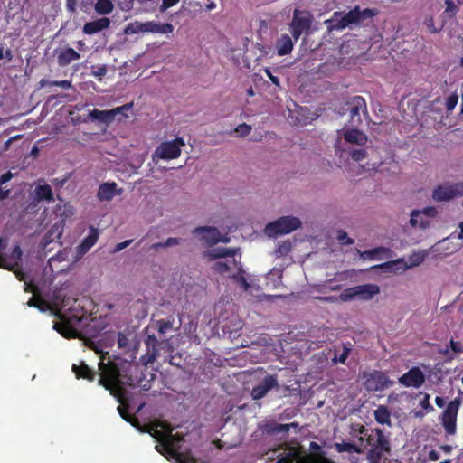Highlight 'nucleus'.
Listing matches in <instances>:
<instances>
[{
    "mask_svg": "<svg viewBox=\"0 0 463 463\" xmlns=\"http://www.w3.org/2000/svg\"><path fill=\"white\" fill-rule=\"evenodd\" d=\"M446 9L445 12L449 14L450 16L456 14L458 11V7L455 5L453 0H445Z\"/></svg>",
    "mask_w": 463,
    "mask_h": 463,
    "instance_id": "obj_54",
    "label": "nucleus"
},
{
    "mask_svg": "<svg viewBox=\"0 0 463 463\" xmlns=\"http://www.w3.org/2000/svg\"><path fill=\"white\" fill-rule=\"evenodd\" d=\"M351 352V348L347 346L346 345L343 344V351L340 354H335L332 361L334 364H345L349 354Z\"/></svg>",
    "mask_w": 463,
    "mask_h": 463,
    "instance_id": "obj_43",
    "label": "nucleus"
},
{
    "mask_svg": "<svg viewBox=\"0 0 463 463\" xmlns=\"http://www.w3.org/2000/svg\"><path fill=\"white\" fill-rule=\"evenodd\" d=\"M379 292L380 288L377 285L364 284L344 290L339 298L342 301H348L354 297L358 296L362 299L369 300L373 298V296L379 294Z\"/></svg>",
    "mask_w": 463,
    "mask_h": 463,
    "instance_id": "obj_10",
    "label": "nucleus"
},
{
    "mask_svg": "<svg viewBox=\"0 0 463 463\" xmlns=\"http://www.w3.org/2000/svg\"><path fill=\"white\" fill-rule=\"evenodd\" d=\"M317 463H335L332 459L326 457L325 453H318Z\"/></svg>",
    "mask_w": 463,
    "mask_h": 463,
    "instance_id": "obj_63",
    "label": "nucleus"
},
{
    "mask_svg": "<svg viewBox=\"0 0 463 463\" xmlns=\"http://www.w3.org/2000/svg\"><path fill=\"white\" fill-rule=\"evenodd\" d=\"M153 435L160 443L156 446L157 451L161 452L159 448H162L164 451L175 458L177 463H196V460L193 456L178 450L177 444L181 441V439H177L175 435H173L172 433H164L159 430H155Z\"/></svg>",
    "mask_w": 463,
    "mask_h": 463,
    "instance_id": "obj_3",
    "label": "nucleus"
},
{
    "mask_svg": "<svg viewBox=\"0 0 463 463\" xmlns=\"http://www.w3.org/2000/svg\"><path fill=\"white\" fill-rule=\"evenodd\" d=\"M41 85L43 87L44 86H57V87H61L62 89H65V90H68L70 88H71V80H53V81H49V80H41Z\"/></svg>",
    "mask_w": 463,
    "mask_h": 463,
    "instance_id": "obj_41",
    "label": "nucleus"
},
{
    "mask_svg": "<svg viewBox=\"0 0 463 463\" xmlns=\"http://www.w3.org/2000/svg\"><path fill=\"white\" fill-rule=\"evenodd\" d=\"M277 53L284 56L291 52L293 49V41L288 34H283L276 43Z\"/></svg>",
    "mask_w": 463,
    "mask_h": 463,
    "instance_id": "obj_29",
    "label": "nucleus"
},
{
    "mask_svg": "<svg viewBox=\"0 0 463 463\" xmlns=\"http://www.w3.org/2000/svg\"><path fill=\"white\" fill-rule=\"evenodd\" d=\"M241 252L237 256L217 260L212 267V269L220 275L229 274L232 270L241 269Z\"/></svg>",
    "mask_w": 463,
    "mask_h": 463,
    "instance_id": "obj_13",
    "label": "nucleus"
},
{
    "mask_svg": "<svg viewBox=\"0 0 463 463\" xmlns=\"http://www.w3.org/2000/svg\"><path fill=\"white\" fill-rule=\"evenodd\" d=\"M194 234L202 235L201 240L207 245L213 246V240L219 236V231L216 227L199 226L193 230Z\"/></svg>",
    "mask_w": 463,
    "mask_h": 463,
    "instance_id": "obj_22",
    "label": "nucleus"
},
{
    "mask_svg": "<svg viewBox=\"0 0 463 463\" xmlns=\"http://www.w3.org/2000/svg\"><path fill=\"white\" fill-rule=\"evenodd\" d=\"M113 0H98L94 5L96 13L99 15H107L113 11Z\"/></svg>",
    "mask_w": 463,
    "mask_h": 463,
    "instance_id": "obj_33",
    "label": "nucleus"
},
{
    "mask_svg": "<svg viewBox=\"0 0 463 463\" xmlns=\"http://www.w3.org/2000/svg\"><path fill=\"white\" fill-rule=\"evenodd\" d=\"M179 242H180V239L179 238L169 237V238L166 239V241L165 242H157V243L152 244L149 247V250H158L161 248H165V247H171V246L178 245Z\"/></svg>",
    "mask_w": 463,
    "mask_h": 463,
    "instance_id": "obj_39",
    "label": "nucleus"
},
{
    "mask_svg": "<svg viewBox=\"0 0 463 463\" xmlns=\"http://www.w3.org/2000/svg\"><path fill=\"white\" fill-rule=\"evenodd\" d=\"M80 59V54L71 47H65L57 51V63L61 67H66L71 62Z\"/></svg>",
    "mask_w": 463,
    "mask_h": 463,
    "instance_id": "obj_21",
    "label": "nucleus"
},
{
    "mask_svg": "<svg viewBox=\"0 0 463 463\" xmlns=\"http://www.w3.org/2000/svg\"><path fill=\"white\" fill-rule=\"evenodd\" d=\"M300 225L301 222L298 218L284 216L267 224L265 232L269 236L282 235L297 230Z\"/></svg>",
    "mask_w": 463,
    "mask_h": 463,
    "instance_id": "obj_6",
    "label": "nucleus"
},
{
    "mask_svg": "<svg viewBox=\"0 0 463 463\" xmlns=\"http://www.w3.org/2000/svg\"><path fill=\"white\" fill-rule=\"evenodd\" d=\"M312 16L308 12L294 10L293 18L289 24L291 34L298 41L302 33H308L311 27Z\"/></svg>",
    "mask_w": 463,
    "mask_h": 463,
    "instance_id": "obj_9",
    "label": "nucleus"
},
{
    "mask_svg": "<svg viewBox=\"0 0 463 463\" xmlns=\"http://www.w3.org/2000/svg\"><path fill=\"white\" fill-rule=\"evenodd\" d=\"M369 384H371V388L375 391H381L389 386L390 381L388 376L380 371H374L372 373L367 379Z\"/></svg>",
    "mask_w": 463,
    "mask_h": 463,
    "instance_id": "obj_23",
    "label": "nucleus"
},
{
    "mask_svg": "<svg viewBox=\"0 0 463 463\" xmlns=\"http://www.w3.org/2000/svg\"><path fill=\"white\" fill-rule=\"evenodd\" d=\"M147 27V33L168 34L174 32V26L169 23L161 24L155 21H148Z\"/></svg>",
    "mask_w": 463,
    "mask_h": 463,
    "instance_id": "obj_30",
    "label": "nucleus"
},
{
    "mask_svg": "<svg viewBox=\"0 0 463 463\" xmlns=\"http://www.w3.org/2000/svg\"><path fill=\"white\" fill-rule=\"evenodd\" d=\"M298 423H290V424H278L274 423L272 425L267 426V431L269 433H288L290 430V427H296Z\"/></svg>",
    "mask_w": 463,
    "mask_h": 463,
    "instance_id": "obj_37",
    "label": "nucleus"
},
{
    "mask_svg": "<svg viewBox=\"0 0 463 463\" xmlns=\"http://www.w3.org/2000/svg\"><path fill=\"white\" fill-rule=\"evenodd\" d=\"M430 394L424 393L423 399L420 402V405L422 409L426 410L427 411H434L433 406L430 403Z\"/></svg>",
    "mask_w": 463,
    "mask_h": 463,
    "instance_id": "obj_56",
    "label": "nucleus"
},
{
    "mask_svg": "<svg viewBox=\"0 0 463 463\" xmlns=\"http://www.w3.org/2000/svg\"><path fill=\"white\" fill-rule=\"evenodd\" d=\"M458 101V96L457 93H452L446 99V109L448 111H451L455 109Z\"/></svg>",
    "mask_w": 463,
    "mask_h": 463,
    "instance_id": "obj_51",
    "label": "nucleus"
},
{
    "mask_svg": "<svg viewBox=\"0 0 463 463\" xmlns=\"http://www.w3.org/2000/svg\"><path fill=\"white\" fill-rule=\"evenodd\" d=\"M294 461L291 453L277 460L276 463H292Z\"/></svg>",
    "mask_w": 463,
    "mask_h": 463,
    "instance_id": "obj_64",
    "label": "nucleus"
},
{
    "mask_svg": "<svg viewBox=\"0 0 463 463\" xmlns=\"http://www.w3.org/2000/svg\"><path fill=\"white\" fill-rule=\"evenodd\" d=\"M460 401L456 398L450 401L444 411L441 413L439 420L447 435H455L457 431V417Z\"/></svg>",
    "mask_w": 463,
    "mask_h": 463,
    "instance_id": "obj_7",
    "label": "nucleus"
},
{
    "mask_svg": "<svg viewBox=\"0 0 463 463\" xmlns=\"http://www.w3.org/2000/svg\"><path fill=\"white\" fill-rule=\"evenodd\" d=\"M335 449L338 452H356L361 453V449L351 442H342V443H335Z\"/></svg>",
    "mask_w": 463,
    "mask_h": 463,
    "instance_id": "obj_38",
    "label": "nucleus"
},
{
    "mask_svg": "<svg viewBox=\"0 0 463 463\" xmlns=\"http://www.w3.org/2000/svg\"><path fill=\"white\" fill-rule=\"evenodd\" d=\"M132 240H126L122 242H119L116 245L114 251L118 252L124 250L125 248L128 247L132 243Z\"/></svg>",
    "mask_w": 463,
    "mask_h": 463,
    "instance_id": "obj_59",
    "label": "nucleus"
},
{
    "mask_svg": "<svg viewBox=\"0 0 463 463\" xmlns=\"http://www.w3.org/2000/svg\"><path fill=\"white\" fill-rule=\"evenodd\" d=\"M336 238L344 245H352L354 242V241L349 238L347 233L343 230L338 231Z\"/></svg>",
    "mask_w": 463,
    "mask_h": 463,
    "instance_id": "obj_53",
    "label": "nucleus"
},
{
    "mask_svg": "<svg viewBox=\"0 0 463 463\" xmlns=\"http://www.w3.org/2000/svg\"><path fill=\"white\" fill-rule=\"evenodd\" d=\"M156 326L159 335H164L173 328V320L159 319L156 321Z\"/></svg>",
    "mask_w": 463,
    "mask_h": 463,
    "instance_id": "obj_44",
    "label": "nucleus"
},
{
    "mask_svg": "<svg viewBox=\"0 0 463 463\" xmlns=\"http://www.w3.org/2000/svg\"><path fill=\"white\" fill-rule=\"evenodd\" d=\"M184 146L185 143L183 137H175L171 141H164L154 151L153 160L155 161L156 158L164 160L178 158Z\"/></svg>",
    "mask_w": 463,
    "mask_h": 463,
    "instance_id": "obj_5",
    "label": "nucleus"
},
{
    "mask_svg": "<svg viewBox=\"0 0 463 463\" xmlns=\"http://www.w3.org/2000/svg\"><path fill=\"white\" fill-rule=\"evenodd\" d=\"M347 109L350 112V123L354 127H358L362 124L363 114L365 119H369V114L365 99L362 96H354L346 101Z\"/></svg>",
    "mask_w": 463,
    "mask_h": 463,
    "instance_id": "obj_8",
    "label": "nucleus"
},
{
    "mask_svg": "<svg viewBox=\"0 0 463 463\" xmlns=\"http://www.w3.org/2000/svg\"><path fill=\"white\" fill-rule=\"evenodd\" d=\"M35 194L39 200H45L48 202L53 201L52 190L49 184L37 186L35 189Z\"/></svg>",
    "mask_w": 463,
    "mask_h": 463,
    "instance_id": "obj_34",
    "label": "nucleus"
},
{
    "mask_svg": "<svg viewBox=\"0 0 463 463\" xmlns=\"http://www.w3.org/2000/svg\"><path fill=\"white\" fill-rule=\"evenodd\" d=\"M267 77L269 79V80L274 84V85H277L279 86V80L277 76L273 75L271 71L269 69H265L264 70Z\"/></svg>",
    "mask_w": 463,
    "mask_h": 463,
    "instance_id": "obj_60",
    "label": "nucleus"
},
{
    "mask_svg": "<svg viewBox=\"0 0 463 463\" xmlns=\"http://www.w3.org/2000/svg\"><path fill=\"white\" fill-rule=\"evenodd\" d=\"M236 271V273L229 275V277L232 279L241 288H242L244 291L249 290L250 284L245 277L243 267L241 266V270L237 269Z\"/></svg>",
    "mask_w": 463,
    "mask_h": 463,
    "instance_id": "obj_35",
    "label": "nucleus"
},
{
    "mask_svg": "<svg viewBox=\"0 0 463 463\" xmlns=\"http://www.w3.org/2000/svg\"><path fill=\"white\" fill-rule=\"evenodd\" d=\"M146 354L141 356L140 360L143 364L147 365L153 364L159 355V341L154 335H147L145 340Z\"/></svg>",
    "mask_w": 463,
    "mask_h": 463,
    "instance_id": "obj_16",
    "label": "nucleus"
},
{
    "mask_svg": "<svg viewBox=\"0 0 463 463\" xmlns=\"http://www.w3.org/2000/svg\"><path fill=\"white\" fill-rule=\"evenodd\" d=\"M449 346L454 353H463V345L459 341H454L453 339H451L449 342Z\"/></svg>",
    "mask_w": 463,
    "mask_h": 463,
    "instance_id": "obj_57",
    "label": "nucleus"
},
{
    "mask_svg": "<svg viewBox=\"0 0 463 463\" xmlns=\"http://www.w3.org/2000/svg\"><path fill=\"white\" fill-rule=\"evenodd\" d=\"M180 0H162V4L159 7L160 12H165L168 8L174 6L176 5Z\"/></svg>",
    "mask_w": 463,
    "mask_h": 463,
    "instance_id": "obj_58",
    "label": "nucleus"
},
{
    "mask_svg": "<svg viewBox=\"0 0 463 463\" xmlns=\"http://www.w3.org/2000/svg\"><path fill=\"white\" fill-rule=\"evenodd\" d=\"M375 420L382 425L392 426L391 412L387 406L379 405L373 411Z\"/></svg>",
    "mask_w": 463,
    "mask_h": 463,
    "instance_id": "obj_31",
    "label": "nucleus"
},
{
    "mask_svg": "<svg viewBox=\"0 0 463 463\" xmlns=\"http://www.w3.org/2000/svg\"><path fill=\"white\" fill-rule=\"evenodd\" d=\"M292 250V244L291 242L286 241L282 243L279 244L275 250V255L277 258H280L283 256H287Z\"/></svg>",
    "mask_w": 463,
    "mask_h": 463,
    "instance_id": "obj_42",
    "label": "nucleus"
},
{
    "mask_svg": "<svg viewBox=\"0 0 463 463\" xmlns=\"http://www.w3.org/2000/svg\"><path fill=\"white\" fill-rule=\"evenodd\" d=\"M461 195H463V183L445 184L434 189L432 198L437 202H443Z\"/></svg>",
    "mask_w": 463,
    "mask_h": 463,
    "instance_id": "obj_11",
    "label": "nucleus"
},
{
    "mask_svg": "<svg viewBox=\"0 0 463 463\" xmlns=\"http://www.w3.org/2000/svg\"><path fill=\"white\" fill-rule=\"evenodd\" d=\"M27 305L32 307H36L42 312L50 309V304L46 300L41 298L40 297H32L28 300Z\"/></svg>",
    "mask_w": 463,
    "mask_h": 463,
    "instance_id": "obj_36",
    "label": "nucleus"
},
{
    "mask_svg": "<svg viewBox=\"0 0 463 463\" xmlns=\"http://www.w3.org/2000/svg\"><path fill=\"white\" fill-rule=\"evenodd\" d=\"M350 156L353 160L360 162L367 156V152L365 149H354L351 151Z\"/></svg>",
    "mask_w": 463,
    "mask_h": 463,
    "instance_id": "obj_52",
    "label": "nucleus"
},
{
    "mask_svg": "<svg viewBox=\"0 0 463 463\" xmlns=\"http://www.w3.org/2000/svg\"><path fill=\"white\" fill-rule=\"evenodd\" d=\"M425 382V375L419 367H412L399 378V383L406 387L420 388Z\"/></svg>",
    "mask_w": 463,
    "mask_h": 463,
    "instance_id": "obj_15",
    "label": "nucleus"
},
{
    "mask_svg": "<svg viewBox=\"0 0 463 463\" xmlns=\"http://www.w3.org/2000/svg\"><path fill=\"white\" fill-rule=\"evenodd\" d=\"M23 251L21 250L20 245H15L12 250V253L9 256V259L13 260V262L15 263L16 266H18L19 262L22 260Z\"/></svg>",
    "mask_w": 463,
    "mask_h": 463,
    "instance_id": "obj_48",
    "label": "nucleus"
},
{
    "mask_svg": "<svg viewBox=\"0 0 463 463\" xmlns=\"http://www.w3.org/2000/svg\"><path fill=\"white\" fill-rule=\"evenodd\" d=\"M291 456L296 463H317L318 453H307L298 448L291 452Z\"/></svg>",
    "mask_w": 463,
    "mask_h": 463,
    "instance_id": "obj_28",
    "label": "nucleus"
},
{
    "mask_svg": "<svg viewBox=\"0 0 463 463\" xmlns=\"http://www.w3.org/2000/svg\"><path fill=\"white\" fill-rule=\"evenodd\" d=\"M108 352H101L99 362V385L103 386L110 395L119 402L118 411L128 422H132L133 417L128 413L129 396L126 387H146L142 385L143 373L137 364L124 361L118 364L115 362H105ZM134 420H137L134 418Z\"/></svg>",
    "mask_w": 463,
    "mask_h": 463,
    "instance_id": "obj_1",
    "label": "nucleus"
},
{
    "mask_svg": "<svg viewBox=\"0 0 463 463\" xmlns=\"http://www.w3.org/2000/svg\"><path fill=\"white\" fill-rule=\"evenodd\" d=\"M72 371L78 379H84L90 382L94 381L97 373L90 369L84 362L72 365Z\"/></svg>",
    "mask_w": 463,
    "mask_h": 463,
    "instance_id": "obj_25",
    "label": "nucleus"
},
{
    "mask_svg": "<svg viewBox=\"0 0 463 463\" xmlns=\"http://www.w3.org/2000/svg\"><path fill=\"white\" fill-rule=\"evenodd\" d=\"M126 108V106H123L121 108H117L116 109L112 110H99L97 109H94L93 110L90 111L89 117L93 120H99L101 122H110L117 112H118L121 109Z\"/></svg>",
    "mask_w": 463,
    "mask_h": 463,
    "instance_id": "obj_26",
    "label": "nucleus"
},
{
    "mask_svg": "<svg viewBox=\"0 0 463 463\" xmlns=\"http://www.w3.org/2000/svg\"><path fill=\"white\" fill-rule=\"evenodd\" d=\"M437 213V209L433 206L426 207L422 211L413 210L411 213L410 223L412 227H417L419 217L429 220L430 218L435 217Z\"/></svg>",
    "mask_w": 463,
    "mask_h": 463,
    "instance_id": "obj_27",
    "label": "nucleus"
},
{
    "mask_svg": "<svg viewBox=\"0 0 463 463\" xmlns=\"http://www.w3.org/2000/svg\"><path fill=\"white\" fill-rule=\"evenodd\" d=\"M230 241H231V239L227 234L222 235L219 232V236H217V238L213 240V244H217L219 242L228 243V242H230Z\"/></svg>",
    "mask_w": 463,
    "mask_h": 463,
    "instance_id": "obj_62",
    "label": "nucleus"
},
{
    "mask_svg": "<svg viewBox=\"0 0 463 463\" xmlns=\"http://www.w3.org/2000/svg\"><path fill=\"white\" fill-rule=\"evenodd\" d=\"M373 15H374V14L371 9L367 8L361 12L359 7H354L345 15H342L339 12H335L332 18L326 20L325 24H326L328 31H338L343 30L351 24H359L365 17H371Z\"/></svg>",
    "mask_w": 463,
    "mask_h": 463,
    "instance_id": "obj_4",
    "label": "nucleus"
},
{
    "mask_svg": "<svg viewBox=\"0 0 463 463\" xmlns=\"http://www.w3.org/2000/svg\"><path fill=\"white\" fill-rule=\"evenodd\" d=\"M344 138L347 143L364 146L367 142V136L357 128H350L345 131Z\"/></svg>",
    "mask_w": 463,
    "mask_h": 463,
    "instance_id": "obj_24",
    "label": "nucleus"
},
{
    "mask_svg": "<svg viewBox=\"0 0 463 463\" xmlns=\"http://www.w3.org/2000/svg\"><path fill=\"white\" fill-rule=\"evenodd\" d=\"M135 0H118V7L124 12H129L133 9Z\"/></svg>",
    "mask_w": 463,
    "mask_h": 463,
    "instance_id": "obj_55",
    "label": "nucleus"
},
{
    "mask_svg": "<svg viewBox=\"0 0 463 463\" xmlns=\"http://www.w3.org/2000/svg\"><path fill=\"white\" fill-rule=\"evenodd\" d=\"M351 429H352V432H351L352 435H355L356 433L363 435L359 438V440L361 442L364 441L365 439L366 436L369 434L368 430L364 425H362L360 423L353 424L351 426Z\"/></svg>",
    "mask_w": 463,
    "mask_h": 463,
    "instance_id": "obj_45",
    "label": "nucleus"
},
{
    "mask_svg": "<svg viewBox=\"0 0 463 463\" xmlns=\"http://www.w3.org/2000/svg\"><path fill=\"white\" fill-rule=\"evenodd\" d=\"M251 131V126L248 125L246 123H241L239 126H237L234 129V132L238 137H246L248 136Z\"/></svg>",
    "mask_w": 463,
    "mask_h": 463,
    "instance_id": "obj_47",
    "label": "nucleus"
},
{
    "mask_svg": "<svg viewBox=\"0 0 463 463\" xmlns=\"http://www.w3.org/2000/svg\"><path fill=\"white\" fill-rule=\"evenodd\" d=\"M278 386L279 383L277 376L268 374L258 385L252 388L250 396L253 400H260L264 398L270 390Z\"/></svg>",
    "mask_w": 463,
    "mask_h": 463,
    "instance_id": "obj_14",
    "label": "nucleus"
},
{
    "mask_svg": "<svg viewBox=\"0 0 463 463\" xmlns=\"http://www.w3.org/2000/svg\"><path fill=\"white\" fill-rule=\"evenodd\" d=\"M365 441L370 447L367 453L370 463H381L383 456L391 453V441L380 428L372 429L366 436Z\"/></svg>",
    "mask_w": 463,
    "mask_h": 463,
    "instance_id": "obj_2",
    "label": "nucleus"
},
{
    "mask_svg": "<svg viewBox=\"0 0 463 463\" xmlns=\"http://www.w3.org/2000/svg\"><path fill=\"white\" fill-rule=\"evenodd\" d=\"M99 235V230L90 226L89 235L77 246V253L80 256L86 254L96 244Z\"/></svg>",
    "mask_w": 463,
    "mask_h": 463,
    "instance_id": "obj_20",
    "label": "nucleus"
},
{
    "mask_svg": "<svg viewBox=\"0 0 463 463\" xmlns=\"http://www.w3.org/2000/svg\"><path fill=\"white\" fill-rule=\"evenodd\" d=\"M53 327L65 337L73 336L76 333L75 330L66 323H55Z\"/></svg>",
    "mask_w": 463,
    "mask_h": 463,
    "instance_id": "obj_40",
    "label": "nucleus"
},
{
    "mask_svg": "<svg viewBox=\"0 0 463 463\" xmlns=\"http://www.w3.org/2000/svg\"><path fill=\"white\" fill-rule=\"evenodd\" d=\"M110 24L111 21L109 18L101 17L94 21L85 23L82 28V32L85 34L92 35L108 29L110 26Z\"/></svg>",
    "mask_w": 463,
    "mask_h": 463,
    "instance_id": "obj_19",
    "label": "nucleus"
},
{
    "mask_svg": "<svg viewBox=\"0 0 463 463\" xmlns=\"http://www.w3.org/2000/svg\"><path fill=\"white\" fill-rule=\"evenodd\" d=\"M117 342H118V348H120V349H128L129 348V339H128V335H125L124 333L119 332L118 334Z\"/></svg>",
    "mask_w": 463,
    "mask_h": 463,
    "instance_id": "obj_50",
    "label": "nucleus"
},
{
    "mask_svg": "<svg viewBox=\"0 0 463 463\" xmlns=\"http://www.w3.org/2000/svg\"><path fill=\"white\" fill-rule=\"evenodd\" d=\"M309 449L310 453H325L324 451H322L321 446L315 441L310 442Z\"/></svg>",
    "mask_w": 463,
    "mask_h": 463,
    "instance_id": "obj_61",
    "label": "nucleus"
},
{
    "mask_svg": "<svg viewBox=\"0 0 463 463\" xmlns=\"http://www.w3.org/2000/svg\"><path fill=\"white\" fill-rule=\"evenodd\" d=\"M18 280L20 281H24V283L26 284V288H25V291H32L33 294H34V288H31V289H28L29 288V285L26 283V274L20 269L19 265L17 267H15L14 269V270H12Z\"/></svg>",
    "mask_w": 463,
    "mask_h": 463,
    "instance_id": "obj_49",
    "label": "nucleus"
},
{
    "mask_svg": "<svg viewBox=\"0 0 463 463\" xmlns=\"http://www.w3.org/2000/svg\"><path fill=\"white\" fill-rule=\"evenodd\" d=\"M70 298H63L61 302L62 308L66 311V317L70 323H80L88 315V311L81 305L80 300L78 298L73 299L72 305L68 308Z\"/></svg>",
    "mask_w": 463,
    "mask_h": 463,
    "instance_id": "obj_12",
    "label": "nucleus"
},
{
    "mask_svg": "<svg viewBox=\"0 0 463 463\" xmlns=\"http://www.w3.org/2000/svg\"><path fill=\"white\" fill-rule=\"evenodd\" d=\"M147 22L135 21L127 24L124 29L126 34H137L139 33H147Z\"/></svg>",
    "mask_w": 463,
    "mask_h": 463,
    "instance_id": "obj_32",
    "label": "nucleus"
},
{
    "mask_svg": "<svg viewBox=\"0 0 463 463\" xmlns=\"http://www.w3.org/2000/svg\"><path fill=\"white\" fill-rule=\"evenodd\" d=\"M17 267L12 260L9 259V256L6 254L0 253V268L7 270H14V269Z\"/></svg>",
    "mask_w": 463,
    "mask_h": 463,
    "instance_id": "obj_46",
    "label": "nucleus"
},
{
    "mask_svg": "<svg viewBox=\"0 0 463 463\" xmlns=\"http://www.w3.org/2000/svg\"><path fill=\"white\" fill-rule=\"evenodd\" d=\"M240 253V248H227L218 247L212 250H208L203 252V257L208 260H214L219 259H226L232 256H237Z\"/></svg>",
    "mask_w": 463,
    "mask_h": 463,
    "instance_id": "obj_17",
    "label": "nucleus"
},
{
    "mask_svg": "<svg viewBox=\"0 0 463 463\" xmlns=\"http://www.w3.org/2000/svg\"><path fill=\"white\" fill-rule=\"evenodd\" d=\"M117 184L115 182H106L99 185L97 197L100 202L111 201L115 195L121 194L122 190L117 189Z\"/></svg>",
    "mask_w": 463,
    "mask_h": 463,
    "instance_id": "obj_18",
    "label": "nucleus"
}]
</instances>
